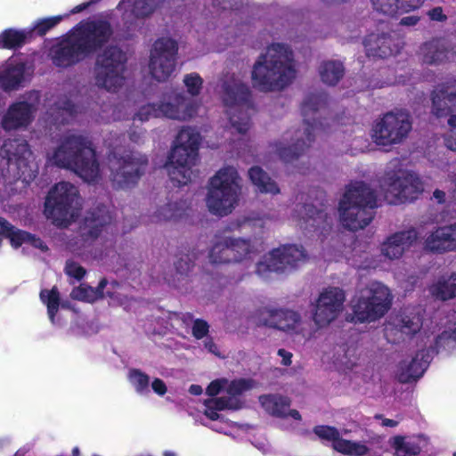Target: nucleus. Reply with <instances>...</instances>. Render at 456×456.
Masks as SVG:
<instances>
[{"instance_id": "052dcab7", "label": "nucleus", "mask_w": 456, "mask_h": 456, "mask_svg": "<svg viewBox=\"0 0 456 456\" xmlns=\"http://www.w3.org/2000/svg\"><path fill=\"white\" fill-rule=\"evenodd\" d=\"M428 17L432 20L436 21H445L447 20V16L444 14L443 9L441 7H435L428 12Z\"/></svg>"}, {"instance_id": "49530a36", "label": "nucleus", "mask_w": 456, "mask_h": 456, "mask_svg": "<svg viewBox=\"0 0 456 456\" xmlns=\"http://www.w3.org/2000/svg\"><path fill=\"white\" fill-rule=\"evenodd\" d=\"M30 32L8 28L0 34V48L13 49L20 47Z\"/></svg>"}, {"instance_id": "4c0bfd02", "label": "nucleus", "mask_w": 456, "mask_h": 456, "mask_svg": "<svg viewBox=\"0 0 456 456\" xmlns=\"http://www.w3.org/2000/svg\"><path fill=\"white\" fill-rule=\"evenodd\" d=\"M425 0H371L374 9L387 16L419 8Z\"/></svg>"}, {"instance_id": "338daca9", "label": "nucleus", "mask_w": 456, "mask_h": 456, "mask_svg": "<svg viewBox=\"0 0 456 456\" xmlns=\"http://www.w3.org/2000/svg\"><path fill=\"white\" fill-rule=\"evenodd\" d=\"M204 346L209 353L220 356L216 345L211 339L205 340Z\"/></svg>"}, {"instance_id": "b1692460", "label": "nucleus", "mask_w": 456, "mask_h": 456, "mask_svg": "<svg viewBox=\"0 0 456 456\" xmlns=\"http://www.w3.org/2000/svg\"><path fill=\"white\" fill-rule=\"evenodd\" d=\"M100 214L92 213L86 217L83 226L80 227L81 239L78 241L69 242V248L78 254L84 255L85 250L91 242L101 233L102 228L110 222V216L104 209L99 210Z\"/></svg>"}, {"instance_id": "9d476101", "label": "nucleus", "mask_w": 456, "mask_h": 456, "mask_svg": "<svg viewBox=\"0 0 456 456\" xmlns=\"http://www.w3.org/2000/svg\"><path fill=\"white\" fill-rule=\"evenodd\" d=\"M31 155L24 139L5 142L0 150V177L10 183L16 180L30 183L37 175V167L30 159Z\"/></svg>"}, {"instance_id": "c85d7f7f", "label": "nucleus", "mask_w": 456, "mask_h": 456, "mask_svg": "<svg viewBox=\"0 0 456 456\" xmlns=\"http://www.w3.org/2000/svg\"><path fill=\"white\" fill-rule=\"evenodd\" d=\"M368 55L387 58L398 53L403 46V41L395 35L371 34L364 41Z\"/></svg>"}, {"instance_id": "f3484780", "label": "nucleus", "mask_w": 456, "mask_h": 456, "mask_svg": "<svg viewBox=\"0 0 456 456\" xmlns=\"http://www.w3.org/2000/svg\"><path fill=\"white\" fill-rule=\"evenodd\" d=\"M40 102L37 91H30L12 103L1 119V126L5 131L28 127L35 118Z\"/></svg>"}, {"instance_id": "39448f33", "label": "nucleus", "mask_w": 456, "mask_h": 456, "mask_svg": "<svg viewBox=\"0 0 456 456\" xmlns=\"http://www.w3.org/2000/svg\"><path fill=\"white\" fill-rule=\"evenodd\" d=\"M325 103L326 97L322 94H309L305 96L301 107L304 127L297 130L293 135L290 133L286 134L276 143V152L281 159L290 161L298 157L325 130L323 124L316 117Z\"/></svg>"}, {"instance_id": "a211bd4d", "label": "nucleus", "mask_w": 456, "mask_h": 456, "mask_svg": "<svg viewBox=\"0 0 456 456\" xmlns=\"http://www.w3.org/2000/svg\"><path fill=\"white\" fill-rule=\"evenodd\" d=\"M345 292L337 287L324 289L318 296L312 312L317 329H323L333 322L344 309Z\"/></svg>"}, {"instance_id": "7c9ffc66", "label": "nucleus", "mask_w": 456, "mask_h": 456, "mask_svg": "<svg viewBox=\"0 0 456 456\" xmlns=\"http://www.w3.org/2000/svg\"><path fill=\"white\" fill-rule=\"evenodd\" d=\"M425 248L432 252L444 253L456 250V222L438 227L425 240Z\"/></svg>"}, {"instance_id": "4d7b16f0", "label": "nucleus", "mask_w": 456, "mask_h": 456, "mask_svg": "<svg viewBox=\"0 0 456 456\" xmlns=\"http://www.w3.org/2000/svg\"><path fill=\"white\" fill-rule=\"evenodd\" d=\"M213 2L223 10H235L243 5V0H213Z\"/></svg>"}, {"instance_id": "79ce46f5", "label": "nucleus", "mask_w": 456, "mask_h": 456, "mask_svg": "<svg viewBox=\"0 0 456 456\" xmlns=\"http://www.w3.org/2000/svg\"><path fill=\"white\" fill-rule=\"evenodd\" d=\"M318 70L322 81L328 86H335L344 76V66L338 61H324Z\"/></svg>"}, {"instance_id": "a878e982", "label": "nucleus", "mask_w": 456, "mask_h": 456, "mask_svg": "<svg viewBox=\"0 0 456 456\" xmlns=\"http://www.w3.org/2000/svg\"><path fill=\"white\" fill-rule=\"evenodd\" d=\"M418 239L419 233L414 228L395 232L380 244V256L388 260L399 259Z\"/></svg>"}, {"instance_id": "e2e57ef3", "label": "nucleus", "mask_w": 456, "mask_h": 456, "mask_svg": "<svg viewBox=\"0 0 456 456\" xmlns=\"http://www.w3.org/2000/svg\"><path fill=\"white\" fill-rule=\"evenodd\" d=\"M152 390L159 395H164L167 392V386L160 379H155L151 382Z\"/></svg>"}, {"instance_id": "a18cd8bd", "label": "nucleus", "mask_w": 456, "mask_h": 456, "mask_svg": "<svg viewBox=\"0 0 456 456\" xmlns=\"http://www.w3.org/2000/svg\"><path fill=\"white\" fill-rule=\"evenodd\" d=\"M77 112V107L66 97L54 102V107L51 108L49 115L56 124L69 122Z\"/></svg>"}, {"instance_id": "bb28decb", "label": "nucleus", "mask_w": 456, "mask_h": 456, "mask_svg": "<svg viewBox=\"0 0 456 456\" xmlns=\"http://www.w3.org/2000/svg\"><path fill=\"white\" fill-rule=\"evenodd\" d=\"M291 219L306 232H320L329 229L331 220L322 210H317L312 205H297L294 210Z\"/></svg>"}, {"instance_id": "6ab92c4d", "label": "nucleus", "mask_w": 456, "mask_h": 456, "mask_svg": "<svg viewBox=\"0 0 456 456\" xmlns=\"http://www.w3.org/2000/svg\"><path fill=\"white\" fill-rule=\"evenodd\" d=\"M177 43L170 37H161L153 44L149 69L157 81H166L175 71Z\"/></svg>"}, {"instance_id": "aec40b11", "label": "nucleus", "mask_w": 456, "mask_h": 456, "mask_svg": "<svg viewBox=\"0 0 456 456\" xmlns=\"http://www.w3.org/2000/svg\"><path fill=\"white\" fill-rule=\"evenodd\" d=\"M253 387L251 379H237L231 382L227 381L226 396L210 398L205 401L204 414L211 420L221 419L219 411L238 410L241 408L242 403L238 397L245 391Z\"/></svg>"}, {"instance_id": "c03bdc74", "label": "nucleus", "mask_w": 456, "mask_h": 456, "mask_svg": "<svg viewBox=\"0 0 456 456\" xmlns=\"http://www.w3.org/2000/svg\"><path fill=\"white\" fill-rule=\"evenodd\" d=\"M248 175L253 184L261 191L277 194L280 189L277 184L258 167H253L248 171Z\"/></svg>"}, {"instance_id": "13d9d810", "label": "nucleus", "mask_w": 456, "mask_h": 456, "mask_svg": "<svg viewBox=\"0 0 456 456\" xmlns=\"http://www.w3.org/2000/svg\"><path fill=\"white\" fill-rule=\"evenodd\" d=\"M444 147L453 152H456V131L446 133L444 137Z\"/></svg>"}, {"instance_id": "2eb2a0df", "label": "nucleus", "mask_w": 456, "mask_h": 456, "mask_svg": "<svg viewBox=\"0 0 456 456\" xmlns=\"http://www.w3.org/2000/svg\"><path fill=\"white\" fill-rule=\"evenodd\" d=\"M411 126L408 112L389 111L373 122L370 137L379 146L399 144L408 137Z\"/></svg>"}, {"instance_id": "7ed1b4c3", "label": "nucleus", "mask_w": 456, "mask_h": 456, "mask_svg": "<svg viewBox=\"0 0 456 456\" xmlns=\"http://www.w3.org/2000/svg\"><path fill=\"white\" fill-rule=\"evenodd\" d=\"M111 34V27L105 20L82 21L52 47L51 59L57 67L71 66L96 51Z\"/></svg>"}, {"instance_id": "e433bc0d", "label": "nucleus", "mask_w": 456, "mask_h": 456, "mask_svg": "<svg viewBox=\"0 0 456 456\" xmlns=\"http://www.w3.org/2000/svg\"><path fill=\"white\" fill-rule=\"evenodd\" d=\"M390 325L402 335L411 336L420 330L422 318L419 311L405 309L393 318Z\"/></svg>"}, {"instance_id": "cd10ccee", "label": "nucleus", "mask_w": 456, "mask_h": 456, "mask_svg": "<svg viewBox=\"0 0 456 456\" xmlns=\"http://www.w3.org/2000/svg\"><path fill=\"white\" fill-rule=\"evenodd\" d=\"M456 110V78L438 86L432 95V113L445 118Z\"/></svg>"}, {"instance_id": "0e129e2a", "label": "nucleus", "mask_w": 456, "mask_h": 456, "mask_svg": "<svg viewBox=\"0 0 456 456\" xmlns=\"http://www.w3.org/2000/svg\"><path fill=\"white\" fill-rule=\"evenodd\" d=\"M277 354L281 358V363L285 366L291 364L292 354L285 349H279Z\"/></svg>"}, {"instance_id": "58836bf2", "label": "nucleus", "mask_w": 456, "mask_h": 456, "mask_svg": "<svg viewBox=\"0 0 456 456\" xmlns=\"http://www.w3.org/2000/svg\"><path fill=\"white\" fill-rule=\"evenodd\" d=\"M423 436H396L391 439V446L395 450V456H415L419 453L426 444Z\"/></svg>"}, {"instance_id": "603ef678", "label": "nucleus", "mask_w": 456, "mask_h": 456, "mask_svg": "<svg viewBox=\"0 0 456 456\" xmlns=\"http://www.w3.org/2000/svg\"><path fill=\"white\" fill-rule=\"evenodd\" d=\"M380 257H370L369 253L364 252L363 255L359 256V259L354 261V265L360 269L378 268L380 266Z\"/></svg>"}, {"instance_id": "5701e85b", "label": "nucleus", "mask_w": 456, "mask_h": 456, "mask_svg": "<svg viewBox=\"0 0 456 456\" xmlns=\"http://www.w3.org/2000/svg\"><path fill=\"white\" fill-rule=\"evenodd\" d=\"M314 434L322 440L331 442L332 448L339 453L348 456L366 455L370 449L362 441H352L341 437V432L334 427L317 426Z\"/></svg>"}, {"instance_id": "423d86ee", "label": "nucleus", "mask_w": 456, "mask_h": 456, "mask_svg": "<svg viewBox=\"0 0 456 456\" xmlns=\"http://www.w3.org/2000/svg\"><path fill=\"white\" fill-rule=\"evenodd\" d=\"M218 94L231 127L240 134H246L251 126L253 110L249 87L239 75L228 74L222 79Z\"/></svg>"}, {"instance_id": "69168bd1", "label": "nucleus", "mask_w": 456, "mask_h": 456, "mask_svg": "<svg viewBox=\"0 0 456 456\" xmlns=\"http://www.w3.org/2000/svg\"><path fill=\"white\" fill-rule=\"evenodd\" d=\"M419 20V17L416 15H411L404 17L401 20L400 24L403 26H415Z\"/></svg>"}, {"instance_id": "ddd939ff", "label": "nucleus", "mask_w": 456, "mask_h": 456, "mask_svg": "<svg viewBox=\"0 0 456 456\" xmlns=\"http://www.w3.org/2000/svg\"><path fill=\"white\" fill-rule=\"evenodd\" d=\"M391 295L387 287L370 281L361 289L352 302L353 319L355 322H373L382 317L389 309Z\"/></svg>"}, {"instance_id": "f257e3e1", "label": "nucleus", "mask_w": 456, "mask_h": 456, "mask_svg": "<svg viewBox=\"0 0 456 456\" xmlns=\"http://www.w3.org/2000/svg\"><path fill=\"white\" fill-rule=\"evenodd\" d=\"M399 160L389 163L388 170L380 181L379 194L362 182L351 183L339 201L338 213L342 224L352 231L367 226L373 217L372 209L382 196L389 204L412 200L420 194L424 186L419 177L399 168Z\"/></svg>"}, {"instance_id": "f704fd0d", "label": "nucleus", "mask_w": 456, "mask_h": 456, "mask_svg": "<svg viewBox=\"0 0 456 456\" xmlns=\"http://www.w3.org/2000/svg\"><path fill=\"white\" fill-rule=\"evenodd\" d=\"M439 330L441 331L435 338L433 351L438 353L441 349L452 350L456 348V311L440 321Z\"/></svg>"}, {"instance_id": "412c9836", "label": "nucleus", "mask_w": 456, "mask_h": 456, "mask_svg": "<svg viewBox=\"0 0 456 456\" xmlns=\"http://www.w3.org/2000/svg\"><path fill=\"white\" fill-rule=\"evenodd\" d=\"M269 318L264 324L287 332L290 335L299 336L305 340L314 337L315 330L307 328V323L301 314L291 309H272L268 311Z\"/></svg>"}, {"instance_id": "a19ab883", "label": "nucleus", "mask_w": 456, "mask_h": 456, "mask_svg": "<svg viewBox=\"0 0 456 456\" xmlns=\"http://www.w3.org/2000/svg\"><path fill=\"white\" fill-rule=\"evenodd\" d=\"M188 208L185 201L170 200L160 206L154 213V218L158 222L175 221L183 217Z\"/></svg>"}, {"instance_id": "de8ad7c7", "label": "nucleus", "mask_w": 456, "mask_h": 456, "mask_svg": "<svg viewBox=\"0 0 456 456\" xmlns=\"http://www.w3.org/2000/svg\"><path fill=\"white\" fill-rule=\"evenodd\" d=\"M128 379L138 394H149L150 379L148 375L139 370L134 369L129 370Z\"/></svg>"}, {"instance_id": "5fc2aeb1", "label": "nucleus", "mask_w": 456, "mask_h": 456, "mask_svg": "<svg viewBox=\"0 0 456 456\" xmlns=\"http://www.w3.org/2000/svg\"><path fill=\"white\" fill-rule=\"evenodd\" d=\"M208 324L203 320H195L192 326V334L197 339L205 337L208 332Z\"/></svg>"}, {"instance_id": "bf43d9fd", "label": "nucleus", "mask_w": 456, "mask_h": 456, "mask_svg": "<svg viewBox=\"0 0 456 456\" xmlns=\"http://www.w3.org/2000/svg\"><path fill=\"white\" fill-rule=\"evenodd\" d=\"M118 118H120V116L116 114L115 110L111 106L106 107V109L102 110V113L100 114V119L104 122Z\"/></svg>"}, {"instance_id": "dca6fc26", "label": "nucleus", "mask_w": 456, "mask_h": 456, "mask_svg": "<svg viewBox=\"0 0 456 456\" xmlns=\"http://www.w3.org/2000/svg\"><path fill=\"white\" fill-rule=\"evenodd\" d=\"M304 248L297 245H285L265 255L256 264V273L267 279L271 273H283L297 268L306 260Z\"/></svg>"}, {"instance_id": "72a5a7b5", "label": "nucleus", "mask_w": 456, "mask_h": 456, "mask_svg": "<svg viewBox=\"0 0 456 456\" xmlns=\"http://www.w3.org/2000/svg\"><path fill=\"white\" fill-rule=\"evenodd\" d=\"M419 55L427 64H439L456 59V53L450 50L447 42L443 39H434L424 43L419 48Z\"/></svg>"}, {"instance_id": "8fccbe9b", "label": "nucleus", "mask_w": 456, "mask_h": 456, "mask_svg": "<svg viewBox=\"0 0 456 456\" xmlns=\"http://www.w3.org/2000/svg\"><path fill=\"white\" fill-rule=\"evenodd\" d=\"M161 117L160 111L159 110V103H148L142 105L134 116V120L144 122L151 118Z\"/></svg>"}, {"instance_id": "20e7f679", "label": "nucleus", "mask_w": 456, "mask_h": 456, "mask_svg": "<svg viewBox=\"0 0 456 456\" xmlns=\"http://www.w3.org/2000/svg\"><path fill=\"white\" fill-rule=\"evenodd\" d=\"M47 161L56 167L73 171L88 183H98L103 175L96 159L91 139L83 134H65L53 151L48 152Z\"/></svg>"}, {"instance_id": "3c124183", "label": "nucleus", "mask_w": 456, "mask_h": 456, "mask_svg": "<svg viewBox=\"0 0 456 456\" xmlns=\"http://www.w3.org/2000/svg\"><path fill=\"white\" fill-rule=\"evenodd\" d=\"M69 14L65 15V17H68ZM64 16L58 15L49 18H45L38 20L33 28V30L36 31L37 34L43 36L45 33H47L51 28L55 27L57 24H59L62 20Z\"/></svg>"}, {"instance_id": "c9c22d12", "label": "nucleus", "mask_w": 456, "mask_h": 456, "mask_svg": "<svg viewBox=\"0 0 456 456\" xmlns=\"http://www.w3.org/2000/svg\"><path fill=\"white\" fill-rule=\"evenodd\" d=\"M263 408L272 415L288 418L290 417L299 421L301 415L297 410H289L290 402L280 395H263L259 398Z\"/></svg>"}, {"instance_id": "4be33fe9", "label": "nucleus", "mask_w": 456, "mask_h": 456, "mask_svg": "<svg viewBox=\"0 0 456 456\" xmlns=\"http://www.w3.org/2000/svg\"><path fill=\"white\" fill-rule=\"evenodd\" d=\"M161 117L185 121L195 116L197 103L188 99L183 92L171 90L162 94L159 102Z\"/></svg>"}, {"instance_id": "09e8293b", "label": "nucleus", "mask_w": 456, "mask_h": 456, "mask_svg": "<svg viewBox=\"0 0 456 456\" xmlns=\"http://www.w3.org/2000/svg\"><path fill=\"white\" fill-rule=\"evenodd\" d=\"M183 84L187 89V92L191 96H197L200 94L202 89L203 79L198 73L186 74L183 77Z\"/></svg>"}, {"instance_id": "393cba45", "label": "nucleus", "mask_w": 456, "mask_h": 456, "mask_svg": "<svg viewBox=\"0 0 456 456\" xmlns=\"http://www.w3.org/2000/svg\"><path fill=\"white\" fill-rule=\"evenodd\" d=\"M119 285L117 282L109 283L107 280L102 279L97 288H93L86 284H81L75 288L70 296L74 299L94 302L99 298L109 297L110 304L124 305V296L118 291Z\"/></svg>"}, {"instance_id": "6e6552de", "label": "nucleus", "mask_w": 456, "mask_h": 456, "mask_svg": "<svg viewBox=\"0 0 456 456\" xmlns=\"http://www.w3.org/2000/svg\"><path fill=\"white\" fill-rule=\"evenodd\" d=\"M240 193L241 186L236 168L224 167L210 179L207 207L214 215L227 216L238 206Z\"/></svg>"}, {"instance_id": "f8f14e48", "label": "nucleus", "mask_w": 456, "mask_h": 456, "mask_svg": "<svg viewBox=\"0 0 456 456\" xmlns=\"http://www.w3.org/2000/svg\"><path fill=\"white\" fill-rule=\"evenodd\" d=\"M107 159L110 178L113 185L120 189H127L136 184L147 164L145 156L127 152L118 145L113 146Z\"/></svg>"}, {"instance_id": "ea45409f", "label": "nucleus", "mask_w": 456, "mask_h": 456, "mask_svg": "<svg viewBox=\"0 0 456 456\" xmlns=\"http://www.w3.org/2000/svg\"><path fill=\"white\" fill-rule=\"evenodd\" d=\"M432 296L441 300L456 297V273L438 278L429 288Z\"/></svg>"}, {"instance_id": "864d4df0", "label": "nucleus", "mask_w": 456, "mask_h": 456, "mask_svg": "<svg viewBox=\"0 0 456 456\" xmlns=\"http://www.w3.org/2000/svg\"><path fill=\"white\" fill-rule=\"evenodd\" d=\"M65 272L69 276L77 280L82 279L86 274V270L77 263L71 260L67 261Z\"/></svg>"}, {"instance_id": "473e14b6", "label": "nucleus", "mask_w": 456, "mask_h": 456, "mask_svg": "<svg viewBox=\"0 0 456 456\" xmlns=\"http://www.w3.org/2000/svg\"><path fill=\"white\" fill-rule=\"evenodd\" d=\"M28 75L26 64L14 59H9L0 70V88L4 91L19 89Z\"/></svg>"}, {"instance_id": "f03ea898", "label": "nucleus", "mask_w": 456, "mask_h": 456, "mask_svg": "<svg viewBox=\"0 0 456 456\" xmlns=\"http://www.w3.org/2000/svg\"><path fill=\"white\" fill-rule=\"evenodd\" d=\"M297 76V61L292 48L284 43L270 44L255 61L251 71L253 86L258 91L280 92Z\"/></svg>"}, {"instance_id": "4468645a", "label": "nucleus", "mask_w": 456, "mask_h": 456, "mask_svg": "<svg viewBox=\"0 0 456 456\" xmlns=\"http://www.w3.org/2000/svg\"><path fill=\"white\" fill-rule=\"evenodd\" d=\"M126 54L118 47L105 49L94 67L95 85L108 92H118L126 83Z\"/></svg>"}, {"instance_id": "0eeeda50", "label": "nucleus", "mask_w": 456, "mask_h": 456, "mask_svg": "<svg viewBox=\"0 0 456 456\" xmlns=\"http://www.w3.org/2000/svg\"><path fill=\"white\" fill-rule=\"evenodd\" d=\"M256 222L238 219L227 229L215 235L208 251V260L214 265L242 263L251 258L256 248L251 240L226 235V231H237L242 226L256 225Z\"/></svg>"}, {"instance_id": "680f3d73", "label": "nucleus", "mask_w": 456, "mask_h": 456, "mask_svg": "<svg viewBox=\"0 0 456 456\" xmlns=\"http://www.w3.org/2000/svg\"><path fill=\"white\" fill-rule=\"evenodd\" d=\"M175 268L180 273H184L188 272L191 268V260L188 256L181 257L176 263H175Z\"/></svg>"}, {"instance_id": "6e6d98bb", "label": "nucleus", "mask_w": 456, "mask_h": 456, "mask_svg": "<svg viewBox=\"0 0 456 456\" xmlns=\"http://www.w3.org/2000/svg\"><path fill=\"white\" fill-rule=\"evenodd\" d=\"M226 379H216L208 385L207 394L210 396H215L222 390L226 392Z\"/></svg>"}, {"instance_id": "37998d69", "label": "nucleus", "mask_w": 456, "mask_h": 456, "mask_svg": "<svg viewBox=\"0 0 456 456\" xmlns=\"http://www.w3.org/2000/svg\"><path fill=\"white\" fill-rule=\"evenodd\" d=\"M40 298L47 306V314L52 324L59 326L61 325L60 320L55 318V314L58 312L60 305H61V307H66V304L60 303V295L57 289L53 288L51 290L42 289L40 292Z\"/></svg>"}, {"instance_id": "774afa93", "label": "nucleus", "mask_w": 456, "mask_h": 456, "mask_svg": "<svg viewBox=\"0 0 456 456\" xmlns=\"http://www.w3.org/2000/svg\"><path fill=\"white\" fill-rule=\"evenodd\" d=\"M433 198L438 202V203H444L445 200V193L443 191L436 190L433 193Z\"/></svg>"}, {"instance_id": "9b49d317", "label": "nucleus", "mask_w": 456, "mask_h": 456, "mask_svg": "<svg viewBox=\"0 0 456 456\" xmlns=\"http://www.w3.org/2000/svg\"><path fill=\"white\" fill-rule=\"evenodd\" d=\"M81 200L77 188L61 182L49 191L45 200V214L58 226H68L77 216Z\"/></svg>"}, {"instance_id": "c756f323", "label": "nucleus", "mask_w": 456, "mask_h": 456, "mask_svg": "<svg viewBox=\"0 0 456 456\" xmlns=\"http://www.w3.org/2000/svg\"><path fill=\"white\" fill-rule=\"evenodd\" d=\"M157 8L156 0H122L118 5L124 11L122 20L127 28L134 26L136 20L151 17Z\"/></svg>"}, {"instance_id": "2f4dec72", "label": "nucleus", "mask_w": 456, "mask_h": 456, "mask_svg": "<svg viewBox=\"0 0 456 456\" xmlns=\"http://www.w3.org/2000/svg\"><path fill=\"white\" fill-rule=\"evenodd\" d=\"M430 361L428 353L420 351L415 357L403 360L397 366L396 377L402 383H409L419 379Z\"/></svg>"}, {"instance_id": "1a4fd4ad", "label": "nucleus", "mask_w": 456, "mask_h": 456, "mask_svg": "<svg viewBox=\"0 0 456 456\" xmlns=\"http://www.w3.org/2000/svg\"><path fill=\"white\" fill-rule=\"evenodd\" d=\"M200 141V135L194 128L184 127L179 132L166 166L174 183L184 185L191 180Z\"/></svg>"}]
</instances>
